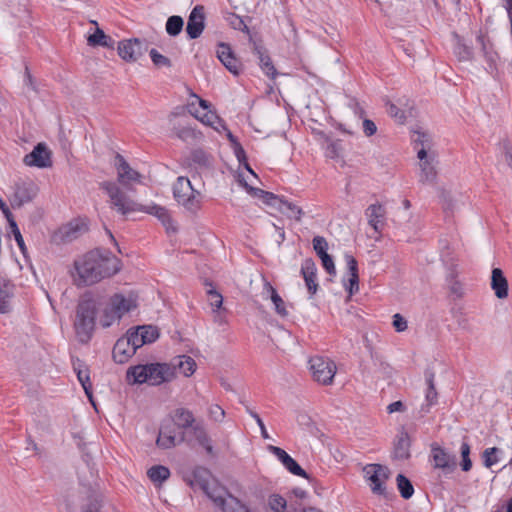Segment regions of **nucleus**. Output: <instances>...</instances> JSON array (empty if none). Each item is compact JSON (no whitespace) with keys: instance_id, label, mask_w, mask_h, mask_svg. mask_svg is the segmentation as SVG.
<instances>
[{"instance_id":"f257e3e1","label":"nucleus","mask_w":512,"mask_h":512,"mask_svg":"<svg viewBox=\"0 0 512 512\" xmlns=\"http://www.w3.org/2000/svg\"><path fill=\"white\" fill-rule=\"evenodd\" d=\"M74 267L78 286L93 285L117 274L121 269L120 260L111 251L102 248L91 250L75 260Z\"/></svg>"},{"instance_id":"f03ea898","label":"nucleus","mask_w":512,"mask_h":512,"mask_svg":"<svg viewBox=\"0 0 512 512\" xmlns=\"http://www.w3.org/2000/svg\"><path fill=\"white\" fill-rule=\"evenodd\" d=\"M102 304L103 297L92 293H86L79 301L74 328L80 343L87 344L91 340L95 330L96 315Z\"/></svg>"},{"instance_id":"7ed1b4c3","label":"nucleus","mask_w":512,"mask_h":512,"mask_svg":"<svg viewBox=\"0 0 512 512\" xmlns=\"http://www.w3.org/2000/svg\"><path fill=\"white\" fill-rule=\"evenodd\" d=\"M127 380L134 384L160 385L175 377V368L168 363H148L132 366L127 370Z\"/></svg>"},{"instance_id":"20e7f679","label":"nucleus","mask_w":512,"mask_h":512,"mask_svg":"<svg viewBox=\"0 0 512 512\" xmlns=\"http://www.w3.org/2000/svg\"><path fill=\"white\" fill-rule=\"evenodd\" d=\"M137 307L135 298L129 296L125 297L121 293H116L110 297L107 306L103 310V315L100 319L103 328L110 327L113 323L120 321V319L128 312Z\"/></svg>"},{"instance_id":"39448f33","label":"nucleus","mask_w":512,"mask_h":512,"mask_svg":"<svg viewBox=\"0 0 512 512\" xmlns=\"http://www.w3.org/2000/svg\"><path fill=\"white\" fill-rule=\"evenodd\" d=\"M203 492L223 512H250L245 504L238 498L232 496L227 489L221 486L216 480L212 481L209 488Z\"/></svg>"},{"instance_id":"423d86ee","label":"nucleus","mask_w":512,"mask_h":512,"mask_svg":"<svg viewBox=\"0 0 512 512\" xmlns=\"http://www.w3.org/2000/svg\"><path fill=\"white\" fill-rule=\"evenodd\" d=\"M173 196L178 204L189 211L200 207V192L195 190L187 177L179 176L173 184Z\"/></svg>"},{"instance_id":"0eeeda50","label":"nucleus","mask_w":512,"mask_h":512,"mask_svg":"<svg viewBox=\"0 0 512 512\" xmlns=\"http://www.w3.org/2000/svg\"><path fill=\"white\" fill-rule=\"evenodd\" d=\"M475 42L486 63L485 70L493 78H496L498 75L499 54L495 49L491 37L488 35L487 31L480 29L476 33Z\"/></svg>"},{"instance_id":"6e6552de","label":"nucleus","mask_w":512,"mask_h":512,"mask_svg":"<svg viewBox=\"0 0 512 512\" xmlns=\"http://www.w3.org/2000/svg\"><path fill=\"white\" fill-rule=\"evenodd\" d=\"M102 187L110 198L111 207L116 209L121 215L125 216L131 212L143 210L141 204H137L130 199L115 183L104 182Z\"/></svg>"},{"instance_id":"1a4fd4ad","label":"nucleus","mask_w":512,"mask_h":512,"mask_svg":"<svg viewBox=\"0 0 512 512\" xmlns=\"http://www.w3.org/2000/svg\"><path fill=\"white\" fill-rule=\"evenodd\" d=\"M87 225L78 219H74L55 230L50 238V242L54 245L61 246L69 244L87 231Z\"/></svg>"},{"instance_id":"9d476101","label":"nucleus","mask_w":512,"mask_h":512,"mask_svg":"<svg viewBox=\"0 0 512 512\" xmlns=\"http://www.w3.org/2000/svg\"><path fill=\"white\" fill-rule=\"evenodd\" d=\"M37 184L30 180H19L13 186V193L9 198L11 207L17 209L31 202L38 194Z\"/></svg>"},{"instance_id":"9b49d317","label":"nucleus","mask_w":512,"mask_h":512,"mask_svg":"<svg viewBox=\"0 0 512 512\" xmlns=\"http://www.w3.org/2000/svg\"><path fill=\"white\" fill-rule=\"evenodd\" d=\"M365 476L371 482L370 487L373 494L387 496L385 482L390 477V470L381 464H368L363 469Z\"/></svg>"},{"instance_id":"f8f14e48","label":"nucleus","mask_w":512,"mask_h":512,"mask_svg":"<svg viewBox=\"0 0 512 512\" xmlns=\"http://www.w3.org/2000/svg\"><path fill=\"white\" fill-rule=\"evenodd\" d=\"M309 363L313 378L317 382L323 385H329L332 383L336 373V365L332 360L321 356H315L310 359Z\"/></svg>"},{"instance_id":"ddd939ff","label":"nucleus","mask_w":512,"mask_h":512,"mask_svg":"<svg viewBox=\"0 0 512 512\" xmlns=\"http://www.w3.org/2000/svg\"><path fill=\"white\" fill-rule=\"evenodd\" d=\"M148 49L146 41L138 38L123 40L118 43V55L127 62H135L142 57Z\"/></svg>"},{"instance_id":"4468645a","label":"nucleus","mask_w":512,"mask_h":512,"mask_svg":"<svg viewBox=\"0 0 512 512\" xmlns=\"http://www.w3.org/2000/svg\"><path fill=\"white\" fill-rule=\"evenodd\" d=\"M430 457L433 460V467L441 469L445 474L452 473L457 467L456 456L449 453L438 443L431 444Z\"/></svg>"},{"instance_id":"2eb2a0df","label":"nucleus","mask_w":512,"mask_h":512,"mask_svg":"<svg viewBox=\"0 0 512 512\" xmlns=\"http://www.w3.org/2000/svg\"><path fill=\"white\" fill-rule=\"evenodd\" d=\"M131 343L136 349L142 347L145 344L155 342L159 338V331L152 325H143L136 328H130L127 331Z\"/></svg>"},{"instance_id":"dca6fc26","label":"nucleus","mask_w":512,"mask_h":512,"mask_svg":"<svg viewBox=\"0 0 512 512\" xmlns=\"http://www.w3.org/2000/svg\"><path fill=\"white\" fill-rule=\"evenodd\" d=\"M23 162L27 166L48 168L52 166L51 151L46 144L38 143L33 150L24 156Z\"/></svg>"},{"instance_id":"f3484780","label":"nucleus","mask_w":512,"mask_h":512,"mask_svg":"<svg viewBox=\"0 0 512 512\" xmlns=\"http://www.w3.org/2000/svg\"><path fill=\"white\" fill-rule=\"evenodd\" d=\"M205 28L204 6L196 5L188 17L186 33L189 39H197Z\"/></svg>"},{"instance_id":"a211bd4d","label":"nucleus","mask_w":512,"mask_h":512,"mask_svg":"<svg viewBox=\"0 0 512 512\" xmlns=\"http://www.w3.org/2000/svg\"><path fill=\"white\" fill-rule=\"evenodd\" d=\"M268 450L277 457V459L291 474L310 480V476L307 472L284 449L269 445Z\"/></svg>"},{"instance_id":"6ab92c4d","label":"nucleus","mask_w":512,"mask_h":512,"mask_svg":"<svg viewBox=\"0 0 512 512\" xmlns=\"http://www.w3.org/2000/svg\"><path fill=\"white\" fill-rule=\"evenodd\" d=\"M216 53L220 62L230 73L238 76L242 72V64L240 60L235 57L229 44L219 43Z\"/></svg>"},{"instance_id":"aec40b11","label":"nucleus","mask_w":512,"mask_h":512,"mask_svg":"<svg viewBox=\"0 0 512 512\" xmlns=\"http://www.w3.org/2000/svg\"><path fill=\"white\" fill-rule=\"evenodd\" d=\"M184 480L193 490L204 491L209 488V485L215 479L207 468L199 466L193 469L189 475H186Z\"/></svg>"},{"instance_id":"412c9836","label":"nucleus","mask_w":512,"mask_h":512,"mask_svg":"<svg viewBox=\"0 0 512 512\" xmlns=\"http://www.w3.org/2000/svg\"><path fill=\"white\" fill-rule=\"evenodd\" d=\"M417 157L420 160L421 169L419 181L423 184H433L437 177V173L433 165V157H429L424 148L417 149Z\"/></svg>"},{"instance_id":"4be33fe9","label":"nucleus","mask_w":512,"mask_h":512,"mask_svg":"<svg viewBox=\"0 0 512 512\" xmlns=\"http://www.w3.org/2000/svg\"><path fill=\"white\" fill-rule=\"evenodd\" d=\"M136 347L131 343L129 336L119 338L112 351V356L115 362L123 364L128 361L136 353Z\"/></svg>"},{"instance_id":"5701e85b","label":"nucleus","mask_w":512,"mask_h":512,"mask_svg":"<svg viewBox=\"0 0 512 512\" xmlns=\"http://www.w3.org/2000/svg\"><path fill=\"white\" fill-rule=\"evenodd\" d=\"M300 273L303 276L310 296L315 295L318 290L317 266L315 261L312 258H306L301 265Z\"/></svg>"},{"instance_id":"b1692460","label":"nucleus","mask_w":512,"mask_h":512,"mask_svg":"<svg viewBox=\"0 0 512 512\" xmlns=\"http://www.w3.org/2000/svg\"><path fill=\"white\" fill-rule=\"evenodd\" d=\"M176 443V426L170 420L163 421L156 440L157 446L161 449H170Z\"/></svg>"},{"instance_id":"393cba45","label":"nucleus","mask_w":512,"mask_h":512,"mask_svg":"<svg viewBox=\"0 0 512 512\" xmlns=\"http://www.w3.org/2000/svg\"><path fill=\"white\" fill-rule=\"evenodd\" d=\"M250 42L252 44V49L254 54L257 55L259 59V65L262 71L271 79H275L277 76V70L274 67L270 56L267 54L266 49L258 42L252 39L250 36Z\"/></svg>"},{"instance_id":"a878e982","label":"nucleus","mask_w":512,"mask_h":512,"mask_svg":"<svg viewBox=\"0 0 512 512\" xmlns=\"http://www.w3.org/2000/svg\"><path fill=\"white\" fill-rule=\"evenodd\" d=\"M115 166L118 172V179L121 183L126 184L131 181H139L140 174L130 167L122 155L116 154Z\"/></svg>"},{"instance_id":"bb28decb","label":"nucleus","mask_w":512,"mask_h":512,"mask_svg":"<svg viewBox=\"0 0 512 512\" xmlns=\"http://www.w3.org/2000/svg\"><path fill=\"white\" fill-rule=\"evenodd\" d=\"M410 447H411V439L408 433L402 429L397 435L395 444H394V458L397 460H407L410 458Z\"/></svg>"},{"instance_id":"cd10ccee","label":"nucleus","mask_w":512,"mask_h":512,"mask_svg":"<svg viewBox=\"0 0 512 512\" xmlns=\"http://www.w3.org/2000/svg\"><path fill=\"white\" fill-rule=\"evenodd\" d=\"M491 288L499 299H504L508 296V281L500 268L492 269Z\"/></svg>"},{"instance_id":"c85d7f7f","label":"nucleus","mask_w":512,"mask_h":512,"mask_svg":"<svg viewBox=\"0 0 512 512\" xmlns=\"http://www.w3.org/2000/svg\"><path fill=\"white\" fill-rule=\"evenodd\" d=\"M369 225L376 231L380 232L384 226L385 209L379 204H371L366 209Z\"/></svg>"},{"instance_id":"c756f323","label":"nucleus","mask_w":512,"mask_h":512,"mask_svg":"<svg viewBox=\"0 0 512 512\" xmlns=\"http://www.w3.org/2000/svg\"><path fill=\"white\" fill-rule=\"evenodd\" d=\"M172 133L178 139L192 144L202 137V133L189 125H179L172 128Z\"/></svg>"},{"instance_id":"7c9ffc66","label":"nucleus","mask_w":512,"mask_h":512,"mask_svg":"<svg viewBox=\"0 0 512 512\" xmlns=\"http://www.w3.org/2000/svg\"><path fill=\"white\" fill-rule=\"evenodd\" d=\"M170 421L178 428L187 429L194 426L195 418L190 410L186 408H177Z\"/></svg>"},{"instance_id":"2f4dec72","label":"nucleus","mask_w":512,"mask_h":512,"mask_svg":"<svg viewBox=\"0 0 512 512\" xmlns=\"http://www.w3.org/2000/svg\"><path fill=\"white\" fill-rule=\"evenodd\" d=\"M171 367L175 368V371L178 370L185 377H189L195 372L196 362L188 355H180L175 358Z\"/></svg>"},{"instance_id":"473e14b6","label":"nucleus","mask_w":512,"mask_h":512,"mask_svg":"<svg viewBox=\"0 0 512 512\" xmlns=\"http://www.w3.org/2000/svg\"><path fill=\"white\" fill-rule=\"evenodd\" d=\"M87 42L89 46H102L106 48H114L115 40L104 33V31L100 28H96L93 34H90L87 38Z\"/></svg>"},{"instance_id":"72a5a7b5","label":"nucleus","mask_w":512,"mask_h":512,"mask_svg":"<svg viewBox=\"0 0 512 512\" xmlns=\"http://www.w3.org/2000/svg\"><path fill=\"white\" fill-rule=\"evenodd\" d=\"M78 364L73 363L74 371L76 372L78 381L81 383L85 394L89 399L92 398V384L90 382L89 370L86 366L77 360Z\"/></svg>"},{"instance_id":"f704fd0d","label":"nucleus","mask_w":512,"mask_h":512,"mask_svg":"<svg viewBox=\"0 0 512 512\" xmlns=\"http://www.w3.org/2000/svg\"><path fill=\"white\" fill-rule=\"evenodd\" d=\"M457 42L454 47V53L459 61H473L475 59V53L471 46L467 45L463 38L455 35Z\"/></svg>"},{"instance_id":"c9c22d12","label":"nucleus","mask_w":512,"mask_h":512,"mask_svg":"<svg viewBox=\"0 0 512 512\" xmlns=\"http://www.w3.org/2000/svg\"><path fill=\"white\" fill-rule=\"evenodd\" d=\"M279 210L285 213L288 218H293L296 221H300L303 215L302 209L296 204L288 201L285 197L281 196L278 205Z\"/></svg>"},{"instance_id":"e433bc0d","label":"nucleus","mask_w":512,"mask_h":512,"mask_svg":"<svg viewBox=\"0 0 512 512\" xmlns=\"http://www.w3.org/2000/svg\"><path fill=\"white\" fill-rule=\"evenodd\" d=\"M192 433L198 444L202 446L208 454H213V446L203 425L196 424L192 427Z\"/></svg>"},{"instance_id":"4c0bfd02","label":"nucleus","mask_w":512,"mask_h":512,"mask_svg":"<svg viewBox=\"0 0 512 512\" xmlns=\"http://www.w3.org/2000/svg\"><path fill=\"white\" fill-rule=\"evenodd\" d=\"M143 210L142 212H146L148 214L156 216L167 228V230L170 229V225L172 223L171 217L169 215V212L166 208L159 206V205H151V206H144L142 205Z\"/></svg>"},{"instance_id":"58836bf2","label":"nucleus","mask_w":512,"mask_h":512,"mask_svg":"<svg viewBox=\"0 0 512 512\" xmlns=\"http://www.w3.org/2000/svg\"><path fill=\"white\" fill-rule=\"evenodd\" d=\"M147 476L155 485H161L170 476V470L163 465H154L147 471Z\"/></svg>"},{"instance_id":"ea45409f","label":"nucleus","mask_w":512,"mask_h":512,"mask_svg":"<svg viewBox=\"0 0 512 512\" xmlns=\"http://www.w3.org/2000/svg\"><path fill=\"white\" fill-rule=\"evenodd\" d=\"M434 378H435L434 372H432L430 370L425 371V380H426V384H427L425 398H426L428 407L433 406L437 403L438 394H437V391H436V388L434 385Z\"/></svg>"},{"instance_id":"a19ab883","label":"nucleus","mask_w":512,"mask_h":512,"mask_svg":"<svg viewBox=\"0 0 512 512\" xmlns=\"http://www.w3.org/2000/svg\"><path fill=\"white\" fill-rule=\"evenodd\" d=\"M265 287L270 293V298L274 304L275 312L281 317H286L288 315V311L285 307L284 300L281 298L276 289L270 283H266Z\"/></svg>"},{"instance_id":"79ce46f5","label":"nucleus","mask_w":512,"mask_h":512,"mask_svg":"<svg viewBox=\"0 0 512 512\" xmlns=\"http://www.w3.org/2000/svg\"><path fill=\"white\" fill-rule=\"evenodd\" d=\"M396 482L401 497L406 500L410 499L414 494V487L411 481L403 474H398Z\"/></svg>"},{"instance_id":"37998d69","label":"nucleus","mask_w":512,"mask_h":512,"mask_svg":"<svg viewBox=\"0 0 512 512\" xmlns=\"http://www.w3.org/2000/svg\"><path fill=\"white\" fill-rule=\"evenodd\" d=\"M190 159L200 168H209L211 166V157L202 149L192 150Z\"/></svg>"},{"instance_id":"c03bdc74","label":"nucleus","mask_w":512,"mask_h":512,"mask_svg":"<svg viewBox=\"0 0 512 512\" xmlns=\"http://www.w3.org/2000/svg\"><path fill=\"white\" fill-rule=\"evenodd\" d=\"M183 25H184V21L181 16H177V15L170 16L166 22V32L170 36L175 37L181 33V31L183 29Z\"/></svg>"},{"instance_id":"a18cd8bd","label":"nucleus","mask_w":512,"mask_h":512,"mask_svg":"<svg viewBox=\"0 0 512 512\" xmlns=\"http://www.w3.org/2000/svg\"><path fill=\"white\" fill-rule=\"evenodd\" d=\"M502 450L498 447L487 448L482 452L483 465L486 468H491L493 465L499 462L498 454Z\"/></svg>"},{"instance_id":"49530a36","label":"nucleus","mask_w":512,"mask_h":512,"mask_svg":"<svg viewBox=\"0 0 512 512\" xmlns=\"http://www.w3.org/2000/svg\"><path fill=\"white\" fill-rule=\"evenodd\" d=\"M268 506L273 512H285L287 509V501L280 494L273 493L268 497Z\"/></svg>"},{"instance_id":"de8ad7c7","label":"nucleus","mask_w":512,"mask_h":512,"mask_svg":"<svg viewBox=\"0 0 512 512\" xmlns=\"http://www.w3.org/2000/svg\"><path fill=\"white\" fill-rule=\"evenodd\" d=\"M461 462L460 466L462 471L468 472L472 468V461L470 459V445L467 441H463L460 446Z\"/></svg>"},{"instance_id":"09e8293b","label":"nucleus","mask_w":512,"mask_h":512,"mask_svg":"<svg viewBox=\"0 0 512 512\" xmlns=\"http://www.w3.org/2000/svg\"><path fill=\"white\" fill-rule=\"evenodd\" d=\"M206 285L210 286V289L207 290L210 306L212 307L213 311H216L221 308L223 304V297L218 291L214 289L211 283L206 282Z\"/></svg>"},{"instance_id":"8fccbe9b","label":"nucleus","mask_w":512,"mask_h":512,"mask_svg":"<svg viewBox=\"0 0 512 512\" xmlns=\"http://www.w3.org/2000/svg\"><path fill=\"white\" fill-rule=\"evenodd\" d=\"M313 249L319 258L325 257L328 254V242L323 236H315L312 240Z\"/></svg>"},{"instance_id":"3c124183","label":"nucleus","mask_w":512,"mask_h":512,"mask_svg":"<svg viewBox=\"0 0 512 512\" xmlns=\"http://www.w3.org/2000/svg\"><path fill=\"white\" fill-rule=\"evenodd\" d=\"M150 57H151V60L153 62V64L157 67H171L172 66V63H171V60L160 54L156 49H151L150 52Z\"/></svg>"},{"instance_id":"603ef678","label":"nucleus","mask_w":512,"mask_h":512,"mask_svg":"<svg viewBox=\"0 0 512 512\" xmlns=\"http://www.w3.org/2000/svg\"><path fill=\"white\" fill-rule=\"evenodd\" d=\"M344 259L347 265V271L350 276H359L358 262L355 257L349 253L344 254Z\"/></svg>"},{"instance_id":"864d4df0","label":"nucleus","mask_w":512,"mask_h":512,"mask_svg":"<svg viewBox=\"0 0 512 512\" xmlns=\"http://www.w3.org/2000/svg\"><path fill=\"white\" fill-rule=\"evenodd\" d=\"M344 287L349 295H354L359 290V276H350Z\"/></svg>"},{"instance_id":"5fc2aeb1","label":"nucleus","mask_w":512,"mask_h":512,"mask_svg":"<svg viewBox=\"0 0 512 512\" xmlns=\"http://www.w3.org/2000/svg\"><path fill=\"white\" fill-rule=\"evenodd\" d=\"M388 114L395 118L399 123H403L405 120V113L400 108H398L395 104L390 103L388 106Z\"/></svg>"},{"instance_id":"6e6d98bb","label":"nucleus","mask_w":512,"mask_h":512,"mask_svg":"<svg viewBox=\"0 0 512 512\" xmlns=\"http://www.w3.org/2000/svg\"><path fill=\"white\" fill-rule=\"evenodd\" d=\"M323 268L326 270V272L331 275H336V268L333 261V258L331 255H327L325 257L320 258Z\"/></svg>"},{"instance_id":"4d7b16f0","label":"nucleus","mask_w":512,"mask_h":512,"mask_svg":"<svg viewBox=\"0 0 512 512\" xmlns=\"http://www.w3.org/2000/svg\"><path fill=\"white\" fill-rule=\"evenodd\" d=\"M24 85L34 92H38V87L35 78L30 73L28 66H25V73L23 79Z\"/></svg>"},{"instance_id":"13d9d810","label":"nucleus","mask_w":512,"mask_h":512,"mask_svg":"<svg viewBox=\"0 0 512 512\" xmlns=\"http://www.w3.org/2000/svg\"><path fill=\"white\" fill-rule=\"evenodd\" d=\"M416 137L413 138V142L415 144V149H417L418 145H421V148L426 150V147L429 148L430 136L424 132H417Z\"/></svg>"},{"instance_id":"bf43d9fd","label":"nucleus","mask_w":512,"mask_h":512,"mask_svg":"<svg viewBox=\"0 0 512 512\" xmlns=\"http://www.w3.org/2000/svg\"><path fill=\"white\" fill-rule=\"evenodd\" d=\"M101 506V501L97 497H91L83 507V512H101Z\"/></svg>"},{"instance_id":"052dcab7","label":"nucleus","mask_w":512,"mask_h":512,"mask_svg":"<svg viewBox=\"0 0 512 512\" xmlns=\"http://www.w3.org/2000/svg\"><path fill=\"white\" fill-rule=\"evenodd\" d=\"M258 193L263 194V197L261 198V200L267 205L275 206L277 203L279 204V201L281 199L280 196H277V195L273 194L272 192L258 191Z\"/></svg>"},{"instance_id":"680f3d73","label":"nucleus","mask_w":512,"mask_h":512,"mask_svg":"<svg viewBox=\"0 0 512 512\" xmlns=\"http://www.w3.org/2000/svg\"><path fill=\"white\" fill-rule=\"evenodd\" d=\"M190 112L197 119H199L202 123L209 125V126H213L214 121L219 120L218 116L211 111L206 112L202 117H199L195 112H192V111H190Z\"/></svg>"},{"instance_id":"e2e57ef3","label":"nucleus","mask_w":512,"mask_h":512,"mask_svg":"<svg viewBox=\"0 0 512 512\" xmlns=\"http://www.w3.org/2000/svg\"><path fill=\"white\" fill-rule=\"evenodd\" d=\"M393 327L397 332H403L407 329V321L399 313L393 316Z\"/></svg>"},{"instance_id":"0e129e2a","label":"nucleus","mask_w":512,"mask_h":512,"mask_svg":"<svg viewBox=\"0 0 512 512\" xmlns=\"http://www.w3.org/2000/svg\"><path fill=\"white\" fill-rule=\"evenodd\" d=\"M363 132L367 137L373 136L377 132L376 124L370 119H363Z\"/></svg>"},{"instance_id":"69168bd1","label":"nucleus","mask_w":512,"mask_h":512,"mask_svg":"<svg viewBox=\"0 0 512 512\" xmlns=\"http://www.w3.org/2000/svg\"><path fill=\"white\" fill-rule=\"evenodd\" d=\"M209 414L214 421H221L225 416L224 410L219 405H212L209 408Z\"/></svg>"},{"instance_id":"338daca9","label":"nucleus","mask_w":512,"mask_h":512,"mask_svg":"<svg viewBox=\"0 0 512 512\" xmlns=\"http://www.w3.org/2000/svg\"><path fill=\"white\" fill-rule=\"evenodd\" d=\"M349 107L352 109L353 113L359 118H363L365 116V110L361 106V104L356 99H351L349 103Z\"/></svg>"},{"instance_id":"774afa93","label":"nucleus","mask_w":512,"mask_h":512,"mask_svg":"<svg viewBox=\"0 0 512 512\" xmlns=\"http://www.w3.org/2000/svg\"><path fill=\"white\" fill-rule=\"evenodd\" d=\"M231 24L234 29L241 30L243 32H246L247 34L250 33L249 27L246 25L244 20L237 15H234V21H232Z\"/></svg>"}]
</instances>
